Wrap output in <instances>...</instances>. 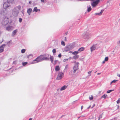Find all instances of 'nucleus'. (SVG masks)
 <instances>
[{"label":"nucleus","mask_w":120,"mask_h":120,"mask_svg":"<svg viewBox=\"0 0 120 120\" xmlns=\"http://www.w3.org/2000/svg\"><path fill=\"white\" fill-rule=\"evenodd\" d=\"M20 7L19 6L15 8L13 10L12 14L14 16H16L18 15L19 11L17 9L18 8L19 10H20Z\"/></svg>","instance_id":"obj_1"},{"label":"nucleus","mask_w":120,"mask_h":120,"mask_svg":"<svg viewBox=\"0 0 120 120\" xmlns=\"http://www.w3.org/2000/svg\"><path fill=\"white\" fill-rule=\"evenodd\" d=\"M79 63H77L73 67V71H71V72L72 73H74L78 69V64Z\"/></svg>","instance_id":"obj_2"},{"label":"nucleus","mask_w":120,"mask_h":120,"mask_svg":"<svg viewBox=\"0 0 120 120\" xmlns=\"http://www.w3.org/2000/svg\"><path fill=\"white\" fill-rule=\"evenodd\" d=\"M64 76V74L63 73L60 72L59 73L56 78L58 80L61 79Z\"/></svg>","instance_id":"obj_3"},{"label":"nucleus","mask_w":120,"mask_h":120,"mask_svg":"<svg viewBox=\"0 0 120 120\" xmlns=\"http://www.w3.org/2000/svg\"><path fill=\"white\" fill-rule=\"evenodd\" d=\"M9 21V19L7 17H6L4 18L3 21V23L4 25H6L8 24Z\"/></svg>","instance_id":"obj_4"},{"label":"nucleus","mask_w":120,"mask_h":120,"mask_svg":"<svg viewBox=\"0 0 120 120\" xmlns=\"http://www.w3.org/2000/svg\"><path fill=\"white\" fill-rule=\"evenodd\" d=\"M10 3L8 1L5 2L3 4V8L5 9H6L10 6Z\"/></svg>","instance_id":"obj_5"},{"label":"nucleus","mask_w":120,"mask_h":120,"mask_svg":"<svg viewBox=\"0 0 120 120\" xmlns=\"http://www.w3.org/2000/svg\"><path fill=\"white\" fill-rule=\"evenodd\" d=\"M99 2L98 1H94L91 3V5L93 7L96 6Z\"/></svg>","instance_id":"obj_6"},{"label":"nucleus","mask_w":120,"mask_h":120,"mask_svg":"<svg viewBox=\"0 0 120 120\" xmlns=\"http://www.w3.org/2000/svg\"><path fill=\"white\" fill-rule=\"evenodd\" d=\"M41 61V60H40L39 58H38V57L36 58L35 60L33 61V62L34 63H36L38 62H39Z\"/></svg>","instance_id":"obj_7"},{"label":"nucleus","mask_w":120,"mask_h":120,"mask_svg":"<svg viewBox=\"0 0 120 120\" xmlns=\"http://www.w3.org/2000/svg\"><path fill=\"white\" fill-rule=\"evenodd\" d=\"M41 61V60H40L39 58H38V57L36 58L35 60L33 61V62L34 63H36L38 62H39Z\"/></svg>","instance_id":"obj_8"},{"label":"nucleus","mask_w":120,"mask_h":120,"mask_svg":"<svg viewBox=\"0 0 120 120\" xmlns=\"http://www.w3.org/2000/svg\"><path fill=\"white\" fill-rule=\"evenodd\" d=\"M41 61V60H40L39 58H38V57L36 58L35 60L33 61V62L34 63H36L38 62H39Z\"/></svg>","instance_id":"obj_9"},{"label":"nucleus","mask_w":120,"mask_h":120,"mask_svg":"<svg viewBox=\"0 0 120 120\" xmlns=\"http://www.w3.org/2000/svg\"><path fill=\"white\" fill-rule=\"evenodd\" d=\"M17 32V29L14 30L12 32V36H14L16 34Z\"/></svg>","instance_id":"obj_10"},{"label":"nucleus","mask_w":120,"mask_h":120,"mask_svg":"<svg viewBox=\"0 0 120 120\" xmlns=\"http://www.w3.org/2000/svg\"><path fill=\"white\" fill-rule=\"evenodd\" d=\"M67 86L66 85H64L60 89L61 91L63 90H64L67 87Z\"/></svg>","instance_id":"obj_11"},{"label":"nucleus","mask_w":120,"mask_h":120,"mask_svg":"<svg viewBox=\"0 0 120 120\" xmlns=\"http://www.w3.org/2000/svg\"><path fill=\"white\" fill-rule=\"evenodd\" d=\"M32 11V9L31 8L28 9L27 10V13L29 14V15H30V14L31 13Z\"/></svg>","instance_id":"obj_12"},{"label":"nucleus","mask_w":120,"mask_h":120,"mask_svg":"<svg viewBox=\"0 0 120 120\" xmlns=\"http://www.w3.org/2000/svg\"><path fill=\"white\" fill-rule=\"evenodd\" d=\"M60 69L59 66L58 65L56 66L55 68V71H58L60 70Z\"/></svg>","instance_id":"obj_13"},{"label":"nucleus","mask_w":120,"mask_h":120,"mask_svg":"<svg viewBox=\"0 0 120 120\" xmlns=\"http://www.w3.org/2000/svg\"><path fill=\"white\" fill-rule=\"evenodd\" d=\"M39 58L40 60L41 61L43 60V55H41L39 56L38 57V58Z\"/></svg>","instance_id":"obj_14"},{"label":"nucleus","mask_w":120,"mask_h":120,"mask_svg":"<svg viewBox=\"0 0 120 120\" xmlns=\"http://www.w3.org/2000/svg\"><path fill=\"white\" fill-rule=\"evenodd\" d=\"M37 7H35L33 11H35L36 12H37L38 11H40V10L39 9H37Z\"/></svg>","instance_id":"obj_15"},{"label":"nucleus","mask_w":120,"mask_h":120,"mask_svg":"<svg viewBox=\"0 0 120 120\" xmlns=\"http://www.w3.org/2000/svg\"><path fill=\"white\" fill-rule=\"evenodd\" d=\"M12 28V27L11 26H8L7 27L6 29L8 30L9 31Z\"/></svg>","instance_id":"obj_16"},{"label":"nucleus","mask_w":120,"mask_h":120,"mask_svg":"<svg viewBox=\"0 0 120 120\" xmlns=\"http://www.w3.org/2000/svg\"><path fill=\"white\" fill-rule=\"evenodd\" d=\"M96 49V47L95 46L93 45V46L90 49L91 52L95 50Z\"/></svg>","instance_id":"obj_17"},{"label":"nucleus","mask_w":120,"mask_h":120,"mask_svg":"<svg viewBox=\"0 0 120 120\" xmlns=\"http://www.w3.org/2000/svg\"><path fill=\"white\" fill-rule=\"evenodd\" d=\"M50 60L51 63H52L53 62L54 59V57L53 56H50Z\"/></svg>","instance_id":"obj_18"},{"label":"nucleus","mask_w":120,"mask_h":120,"mask_svg":"<svg viewBox=\"0 0 120 120\" xmlns=\"http://www.w3.org/2000/svg\"><path fill=\"white\" fill-rule=\"evenodd\" d=\"M5 11H1V14L3 15H4L6 14V13L5 12Z\"/></svg>","instance_id":"obj_19"},{"label":"nucleus","mask_w":120,"mask_h":120,"mask_svg":"<svg viewBox=\"0 0 120 120\" xmlns=\"http://www.w3.org/2000/svg\"><path fill=\"white\" fill-rule=\"evenodd\" d=\"M107 95L106 94H104L101 97V98H103L104 99H105L106 98V97Z\"/></svg>","instance_id":"obj_20"},{"label":"nucleus","mask_w":120,"mask_h":120,"mask_svg":"<svg viewBox=\"0 0 120 120\" xmlns=\"http://www.w3.org/2000/svg\"><path fill=\"white\" fill-rule=\"evenodd\" d=\"M78 52L77 51H76L72 52V54L74 55H77L78 54Z\"/></svg>","instance_id":"obj_21"},{"label":"nucleus","mask_w":120,"mask_h":120,"mask_svg":"<svg viewBox=\"0 0 120 120\" xmlns=\"http://www.w3.org/2000/svg\"><path fill=\"white\" fill-rule=\"evenodd\" d=\"M103 11V10H101L100 13H96L95 14L96 15H101L102 14V12Z\"/></svg>","instance_id":"obj_22"},{"label":"nucleus","mask_w":120,"mask_h":120,"mask_svg":"<svg viewBox=\"0 0 120 120\" xmlns=\"http://www.w3.org/2000/svg\"><path fill=\"white\" fill-rule=\"evenodd\" d=\"M5 46V44L2 45L0 46V49H4V48Z\"/></svg>","instance_id":"obj_23"},{"label":"nucleus","mask_w":120,"mask_h":120,"mask_svg":"<svg viewBox=\"0 0 120 120\" xmlns=\"http://www.w3.org/2000/svg\"><path fill=\"white\" fill-rule=\"evenodd\" d=\"M73 57V58L74 59H77L78 58L79 56L78 55H75Z\"/></svg>","instance_id":"obj_24"},{"label":"nucleus","mask_w":120,"mask_h":120,"mask_svg":"<svg viewBox=\"0 0 120 120\" xmlns=\"http://www.w3.org/2000/svg\"><path fill=\"white\" fill-rule=\"evenodd\" d=\"M91 9L92 8L90 7H89L88 8H87L88 12H89L91 10Z\"/></svg>","instance_id":"obj_25"},{"label":"nucleus","mask_w":120,"mask_h":120,"mask_svg":"<svg viewBox=\"0 0 120 120\" xmlns=\"http://www.w3.org/2000/svg\"><path fill=\"white\" fill-rule=\"evenodd\" d=\"M49 59L47 57H45L43 56V60H49Z\"/></svg>","instance_id":"obj_26"},{"label":"nucleus","mask_w":120,"mask_h":120,"mask_svg":"<svg viewBox=\"0 0 120 120\" xmlns=\"http://www.w3.org/2000/svg\"><path fill=\"white\" fill-rule=\"evenodd\" d=\"M52 52L53 54L55 53L56 52V50L55 49H53L52 50Z\"/></svg>","instance_id":"obj_27"},{"label":"nucleus","mask_w":120,"mask_h":120,"mask_svg":"<svg viewBox=\"0 0 120 120\" xmlns=\"http://www.w3.org/2000/svg\"><path fill=\"white\" fill-rule=\"evenodd\" d=\"M26 51V50L24 49H23L21 51V52L22 53H24Z\"/></svg>","instance_id":"obj_28"},{"label":"nucleus","mask_w":120,"mask_h":120,"mask_svg":"<svg viewBox=\"0 0 120 120\" xmlns=\"http://www.w3.org/2000/svg\"><path fill=\"white\" fill-rule=\"evenodd\" d=\"M61 44L62 45L64 46L65 45V44L63 41H62L61 42Z\"/></svg>","instance_id":"obj_29"},{"label":"nucleus","mask_w":120,"mask_h":120,"mask_svg":"<svg viewBox=\"0 0 120 120\" xmlns=\"http://www.w3.org/2000/svg\"><path fill=\"white\" fill-rule=\"evenodd\" d=\"M113 91V90H108L107 91V93H110L111 92H112V91Z\"/></svg>","instance_id":"obj_30"},{"label":"nucleus","mask_w":120,"mask_h":120,"mask_svg":"<svg viewBox=\"0 0 120 120\" xmlns=\"http://www.w3.org/2000/svg\"><path fill=\"white\" fill-rule=\"evenodd\" d=\"M7 1L10 3H11L14 1V0H7Z\"/></svg>","instance_id":"obj_31"},{"label":"nucleus","mask_w":120,"mask_h":120,"mask_svg":"<svg viewBox=\"0 0 120 120\" xmlns=\"http://www.w3.org/2000/svg\"><path fill=\"white\" fill-rule=\"evenodd\" d=\"M27 62H23L22 63V65L23 66H25L27 64Z\"/></svg>","instance_id":"obj_32"},{"label":"nucleus","mask_w":120,"mask_h":120,"mask_svg":"<svg viewBox=\"0 0 120 120\" xmlns=\"http://www.w3.org/2000/svg\"><path fill=\"white\" fill-rule=\"evenodd\" d=\"M79 51L81 52L82 51V47H81L79 48L78 50Z\"/></svg>","instance_id":"obj_33"},{"label":"nucleus","mask_w":120,"mask_h":120,"mask_svg":"<svg viewBox=\"0 0 120 120\" xmlns=\"http://www.w3.org/2000/svg\"><path fill=\"white\" fill-rule=\"evenodd\" d=\"M116 102L117 104H119L120 102V98L116 101Z\"/></svg>","instance_id":"obj_34"},{"label":"nucleus","mask_w":120,"mask_h":120,"mask_svg":"<svg viewBox=\"0 0 120 120\" xmlns=\"http://www.w3.org/2000/svg\"><path fill=\"white\" fill-rule=\"evenodd\" d=\"M108 60V57H105V61H107Z\"/></svg>","instance_id":"obj_35"},{"label":"nucleus","mask_w":120,"mask_h":120,"mask_svg":"<svg viewBox=\"0 0 120 120\" xmlns=\"http://www.w3.org/2000/svg\"><path fill=\"white\" fill-rule=\"evenodd\" d=\"M89 99L90 100H92L93 98V96H91L89 98Z\"/></svg>","instance_id":"obj_36"},{"label":"nucleus","mask_w":120,"mask_h":120,"mask_svg":"<svg viewBox=\"0 0 120 120\" xmlns=\"http://www.w3.org/2000/svg\"><path fill=\"white\" fill-rule=\"evenodd\" d=\"M4 51V49H0V53H1L3 52Z\"/></svg>","instance_id":"obj_37"},{"label":"nucleus","mask_w":120,"mask_h":120,"mask_svg":"<svg viewBox=\"0 0 120 120\" xmlns=\"http://www.w3.org/2000/svg\"><path fill=\"white\" fill-rule=\"evenodd\" d=\"M102 114H101L100 115L99 117V119H101L102 118Z\"/></svg>","instance_id":"obj_38"},{"label":"nucleus","mask_w":120,"mask_h":120,"mask_svg":"<svg viewBox=\"0 0 120 120\" xmlns=\"http://www.w3.org/2000/svg\"><path fill=\"white\" fill-rule=\"evenodd\" d=\"M118 81L117 80H113L112 81V82L113 83H115L117 81Z\"/></svg>","instance_id":"obj_39"},{"label":"nucleus","mask_w":120,"mask_h":120,"mask_svg":"<svg viewBox=\"0 0 120 120\" xmlns=\"http://www.w3.org/2000/svg\"><path fill=\"white\" fill-rule=\"evenodd\" d=\"M91 0V1H98L99 2L100 0Z\"/></svg>","instance_id":"obj_40"},{"label":"nucleus","mask_w":120,"mask_h":120,"mask_svg":"<svg viewBox=\"0 0 120 120\" xmlns=\"http://www.w3.org/2000/svg\"><path fill=\"white\" fill-rule=\"evenodd\" d=\"M22 19L21 18H19V22H22Z\"/></svg>","instance_id":"obj_41"},{"label":"nucleus","mask_w":120,"mask_h":120,"mask_svg":"<svg viewBox=\"0 0 120 120\" xmlns=\"http://www.w3.org/2000/svg\"><path fill=\"white\" fill-rule=\"evenodd\" d=\"M41 1L42 2L44 3L46 2V0H41Z\"/></svg>","instance_id":"obj_42"},{"label":"nucleus","mask_w":120,"mask_h":120,"mask_svg":"<svg viewBox=\"0 0 120 120\" xmlns=\"http://www.w3.org/2000/svg\"><path fill=\"white\" fill-rule=\"evenodd\" d=\"M57 61H58L57 60H56L55 61V62H54L55 63H54V64H56L57 63Z\"/></svg>","instance_id":"obj_43"},{"label":"nucleus","mask_w":120,"mask_h":120,"mask_svg":"<svg viewBox=\"0 0 120 120\" xmlns=\"http://www.w3.org/2000/svg\"><path fill=\"white\" fill-rule=\"evenodd\" d=\"M61 56V55L60 54H59L58 55V57L59 58H60Z\"/></svg>","instance_id":"obj_44"},{"label":"nucleus","mask_w":120,"mask_h":120,"mask_svg":"<svg viewBox=\"0 0 120 120\" xmlns=\"http://www.w3.org/2000/svg\"><path fill=\"white\" fill-rule=\"evenodd\" d=\"M91 72H92V71H88V74H89L91 73Z\"/></svg>","instance_id":"obj_45"},{"label":"nucleus","mask_w":120,"mask_h":120,"mask_svg":"<svg viewBox=\"0 0 120 120\" xmlns=\"http://www.w3.org/2000/svg\"><path fill=\"white\" fill-rule=\"evenodd\" d=\"M117 76H118L119 77H120V74H118L117 75Z\"/></svg>","instance_id":"obj_46"},{"label":"nucleus","mask_w":120,"mask_h":120,"mask_svg":"<svg viewBox=\"0 0 120 120\" xmlns=\"http://www.w3.org/2000/svg\"><path fill=\"white\" fill-rule=\"evenodd\" d=\"M32 118H30L28 120H32Z\"/></svg>","instance_id":"obj_47"},{"label":"nucleus","mask_w":120,"mask_h":120,"mask_svg":"<svg viewBox=\"0 0 120 120\" xmlns=\"http://www.w3.org/2000/svg\"><path fill=\"white\" fill-rule=\"evenodd\" d=\"M65 40L66 41L67 40V39L66 38V37H65Z\"/></svg>","instance_id":"obj_48"},{"label":"nucleus","mask_w":120,"mask_h":120,"mask_svg":"<svg viewBox=\"0 0 120 120\" xmlns=\"http://www.w3.org/2000/svg\"><path fill=\"white\" fill-rule=\"evenodd\" d=\"M66 60H68V59H65V60H63V61L64 62H65V61H66Z\"/></svg>","instance_id":"obj_49"},{"label":"nucleus","mask_w":120,"mask_h":120,"mask_svg":"<svg viewBox=\"0 0 120 120\" xmlns=\"http://www.w3.org/2000/svg\"><path fill=\"white\" fill-rule=\"evenodd\" d=\"M16 61H14L13 62V64H15V63H16Z\"/></svg>","instance_id":"obj_50"},{"label":"nucleus","mask_w":120,"mask_h":120,"mask_svg":"<svg viewBox=\"0 0 120 120\" xmlns=\"http://www.w3.org/2000/svg\"><path fill=\"white\" fill-rule=\"evenodd\" d=\"M105 60L104 61H103V62H102V63L103 64H104L105 63Z\"/></svg>","instance_id":"obj_51"},{"label":"nucleus","mask_w":120,"mask_h":120,"mask_svg":"<svg viewBox=\"0 0 120 120\" xmlns=\"http://www.w3.org/2000/svg\"><path fill=\"white\" fill-rule=\"evenodd\" d=\"M31 2L30 1L29 2V3L30 4H31Z\"/></svg>","instance_id":"obj_52"},{"label":"nucleus","mask_w":120,"mask_h":120,"mask_svg":"<svg viewBox=\"0 0 120 120\" xmlns=\"http://www.w3.org/2000/svg\"><path fill=\"white\" fill-rule=\"evenodd\" d=\"M113 82H112V81L110 82V84L111 85Z\"/></svg>","instance_id":"obj_53"},{"label":"nucleus","mask_w":120,"mask_h":120,"mask_svg":"<svg viewBox=\"0 0 120 120\" xmlns=\"http://www.w3.org/2000/svg\"><path fill=\"white\" fill-rule=\"evenodd\" d=\"M101 74V73H98L97 74H98V75H99V74Z\"/></svg>","instance_id":"obj_54"},{"label":"nucleus","mask_w":120,"mask_h":120,"mask_svg":"<svg viewBox=\"0 0 120 120\" xmlns=\"http://www.w3.org/2000/svg\"><path fill=\"white\" fill-rule=\"evenodd\" d=\"M81 108L82 109V106H81Z\"/></svg>","instance_id":"obj_55"},{"label":"nucleus","mask_w":120,"mask_h":120,"mask_svg":"<svg viewBox=\"0 0 120 120\" xmlns=\"http://www.w3.org/2000/svg\"><path fill=\"white\" fill-rule=\"evenodd\" d=\"M100 119H99V118H98V120H100Z\"/></svg>","instance_id":"obj_56"},{"label":"nucleus","mask_w":120,"mask_h":120,"mask_svg":"<svg viewBox=\"0 0 120 120\" xmlns=\"http://www.w3.org/2000/svg\"><path fill=\"white\" fill-rule=\"evenodd\" d=\"M83 50H84V48H83Z\"/></svg>","instance_id":"obj_57"},{"label":"nucleus","mask_w":120,"mask_h":120,"mask_svg":"<svg viewBox=\"0 0 120 120\" xmlns=\"http://www.w3.org/2000/svg\"><path fill=\"white\" fill-rule=\"evenodd\" d=\"M119 42L120 43V40L119 41Z\"/></svg>","instance_id":"obj_58"}]
</instances>
